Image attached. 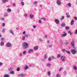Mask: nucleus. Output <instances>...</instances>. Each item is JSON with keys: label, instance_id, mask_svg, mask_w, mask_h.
<instances>
[{"label": "nucleus", "instance_id": "nucleus-10", "mask_svg": "<svg viewBox=\"0 0 77 77\" xmlns=\"http://www.w3.org/2000/svg\"><path fill=\"white\" fill-rule=\"evenodd\" d=\"M31 52H33V49H29L28 50V53H29V54H30L31 53Z\"/></svg>", "mask_w": 77, "mask_h": 77}, {"label": "nucleus", "instance_id": "nucleus-11", "mask_svg": "<svg viewBox=\"0 0 77 77\" xmlns=\"http://www.w3.org/2000/svg\"><path fill=\"white\" fill-rule=\"evenodd\" d=\"M61 57V55L60 54H58L57 55V58L58 59L59 58V57Z\"/></svg>", "mask_w": 77, "mask_h": 77}, {"label": "nucleus", "instance_id": "nucleus-30", "mask_svg": "<svg viewBox=\"0 0 77 77\" xmlns=\"http://www.w3.org/2000/svg\"><path fill=\"white\" fill-rule=\"evenodd\" d=\"M15 73V72L14 71H11L10 72V73L11 74H14Z\"/></svg>", "mask_w": 77, "mask_h": 77}, {"label": "nucleus", "instance_id": "nucleus-43", "mask_svg": "<svg viewBox=\"0 0 77 77\" xmlns=\"http://www.w3.org/2000/svg\"><path fill=\"white\" fill-rule=\"evenodd\" d=\"M26 51H24L23 52V54H26Z\"/></svg>", "mask_w": 77, "mask_h": 77}, {"label": "nucleus", "instance_id": "nucleus-60", "mask_svg": "<svg viewBox=\"0 0 77 77\" xmlns=\"http://www.w3.org/2000/svg\"><path fill=\"white\" fill-rule=\"evenodd\" d=\"M38 3V2H34V5H35V4H36V3Z\"/></svg>", "mask_w": 77, "mask_h": 77}, {"label": "nucleus", "instance_id": "nucleus-16", "mask_svg": "<svg viewBox=\"0 0 77 77\" xmlns=\"http://www.w3.org/2000/svg\"><path fill=\"white\" fill-rule=\"evenodd\" d=\"M74 20H72L71 21L70 24L71 25H73V24H74Z\"/></svg>", "mask_w": 77, "mask_h": 77}, {"label": "nucleus", "instance_id": "nucleus-49", "mask_svg": "<svg viewBox=\"0 0 77 77\" xmlns=\"http://www.w3.org/2000/svg\"><path fill=\"white\" fill-rule=\"evenodd\" d=\"M62 51H63V52H65V51L66 52V49H63L62 50Z\"/></svg>", "mask_w": 77, "mask_h": 77}, {"label": "nucleus", "instance_id": "nucleus-3", "mask_svg": "<svg viewBox=\"0 0 77 77\" xmlns=\"http://www.w3.org/2000/svg\"><path fill=\"white\" fill-rule=\"evenodd\" d=\"M6 46L7 47H11L12 46V44L10 42H8L6 43Z\"/></svg>", "mask_w": 77, "mask_h": 77}, {"label": "nucleus", "instance_id": "nucleus-13", "mask_svg": "<svg viewBox=\"0 0 77 77\" xmlns=\"http://www.w3.org/2000/svg\"><path fill=\"white\" fill-rule=\"evenodd\" d=\"M29 68V66H26L24 68V70H26V69H28Z\"/></svg>", "mask_w": 77, "mask_h": 77}, {"label": "nucleus", "instance_id": "nucleus-19", "mask_svg": "<svg viewBox=\"0 0 77 77\" xmlns=\"http://www.w3.org/2000/svg\"><path fill=\"white\" fill-rule=\"evenodd\" d=\"M0 45L1 46H3V45H4V42H2L0 43Z\"/></svg>", "mask_w": 77, "mask_h": 77}, {"label": "nucleus", "instance_id": "nucleus-32", "mask_svg": "<svg viewBox=\"0 0 77 77\" xmlns=\"http://www.w3.org/2000/svg\"><path fill=\"white\" fill-rule=\"evenodd\" d=\"M68 33H69L70 35H72V33L71 32V31H69Z\"/></svg>", "mask_w": 77, "mask_h": 77}, {"label": "nucleus", "instance_id": "nucleus-39", "mask_svg": "<svg viewBox=\"0 0 77 77\" xmlns=\"http://www.w3.org/2000/svg\"><path fill=\"white\" fill-rule=\"evenodd\" d=\"M29 35H25V37H26L27 38H29Z\"/></svg>", "mask_w": 77, "mask_h": 77}, {"label": "nucleus", "instance_id": "nucleus-55", "mask_svg": "<svg viewBox=\"0 0 77 77\" xmlns=\"http://www.w3.org/2000/svg\"><path fill=\"white\" fill-rule=\"evenodd\" d=\"M3 65V63L1 62H0V66H2V65Z\"/></svg>", "mask_w": 77, "mask_h": 77}, {"label": "nucleus", "instance_id": "nucleus-59", "mask_svg": "<svg viewBox=\"0 0 77 77\" xmlns=\"http://www.w3.org/2000/svg\"><path fill=\"white\" fill-rule=\"evenodd\" d=\"M74 19L75 20H77V17H75Z\"/></svg>", "mask_w": 77, "mask_h": 77}, {"label": "nucleus", "instance_id": "nucleus-4", "mask_svg": "<svg viewBox=\"0 0 77 77\" xmlns=\"http://www.w3.org/2000/svg\"><path fill=\"white\" fill-rule=\"evenodd\" d=\"M54 22L55 23L57 24H59V20L57 19H56L55 20H54Z\"/></svg>", "mask_w": 77, "mask_h": 77}, {"label": "nucleus", "instance_id": "nucleus-41", "mask_svg": "<svg viewBox=\"0 0 77 77\" xmlns=\"http://www.w3.org/2000/svg\"><path fill=\"white\" fill-rule=\"evenodd\" d=\"M7 13H5L4 14V16H5V17H6V16H7Z\"/></svg>", "mask_w": 77, "mask_h": 77}, {"label": "nucleus", "instance_id": "nucleus-33", "mask_svg": "<svg viewBox=\"0 0 77 77\" xmlns=\"http://www.w3.org/2000/svg\"><path fill=\"white\" fill-rule=\"evenodd\" d=\"M66 52L67 53H68L69 54H71V52H70L69 51H66Z\"/></svg>", "mask_w": 77, "mask_h": 77}, {"label": "nucleus", "instance_id": "nucleus-53", "mask_svg": "<svg viewBox=\"0 0 77 77\" xmlns=\"http://www.w3.org/2000/svg\"><path fill=\"white\" fill-rule=\"evenodd\" d=\"M5 26V23H2V26H3V27H4Z\"/></svg>", "mask_w": 77, "mask_h": 77}, {"label": "nucleus", "instance_id": "nucleus-47", "mask_svg": "<svg viewBox=\"0 0 77 77\" xmlns=\"http://www.w3.org/2000/svg\"><path fill=\"white\" fill-rule=\"evenodd\" d=\"M62 69H63V67H61V68H60V69H59V71H61V70Z\"/></svg>", "mask_w": 77, "mask_h": 77}, {"label": "nucleus", "instance_id": "nucleus-36", "mask_svg": "<svg viewBox=\"0 0 77 77\" xmlns=\"http://www.w3.org/2000/svg\"><path fill=\"white\" fill-rule=\"evenodd\" d=\"M50 60H51V57H49L48 59V61H50Z\"/></svg>", "mask_w": 77, "mask_h": 77}, {"label": "nucleus", "instance_id": "nucleus-61", "mask_svg": "<svg viewBox=\"0 0 77 77\" xmlns=\"http://www.w3.org/2000/svg\"><path fill=\"white\" fill-rule=\"evenodd\" d=\"M22 54H19V56H20L21 57L22 56Z\"/></svg>", "mask_w": 77, "mask_h": 77}, {"label": "nucleus", "instance_id": "nucleus-28", "mask_svg": "<svg viewBox=\"0 0 77 77\" xmlns=\"http://www.w3.org/2000/svg\"><path fill=\"white\" fill-rule=\"evenodd\" d=\"M21 4L22 5V6H24V3L23 1H22L21 2Z\"/></svg>", "mask_w": 77, "mask_h": 77}, {"label": "nucleus", "instance_id": "nucleus-51", "mask_svg": "<svg viewBox=\"0 0 77 77\" xmlns=\"http://www.w3.org/2000/svg\"><path fill=\"white\" fill-rule=\"evenodd\" d=\"M66 17H67V18H69V17H70V15H67L66 16Z\"/></svg>", "mask_w": 77, "mask_h": 77}, {"label": "nucleus", "instance_id": "nucleus-6", "mask_svg": "<svg viewBox=\"0 0 77 77\" xmlns=\"http://www.w3.org/2000/svg\"><path fill=\"white\" fill-rule=\"evenodd\" d=\"M19 77H23L24 76H25V74H20L18 75Z\"/></svg>", "mask_w": 77, "mask_h": 77}, {"label": "nucleus", "instance_id": "nucleus-34", "mask_svg": "<svg viewBox=\"0 0 77 77\" xmlns=\"http://www.w3.org/2000/svg\"><path fill=\"white\" fill-rule=\"evenodd\" d=\"M41 20H44V21H45V20H46V19L45 18L42 17L41 18Z\"/></svg>", "mask_w": 77, "mask_h": 77}, {"label": "nucleus", "instance_id": "nucleus-21", "mask_svg": "<svg viewBox=\"0 0 77 77\" xmlns=\"http://www.w3.org/2000/svg\"><path fill=\"white\" fill-rule=\"evenodd\" d=\"M73 69L74 70H77V67L75 66H73Z\"/></svg>", "mask_w": 77, "mask_h": 77}, {"label": "nucleus", "instance_id": "nucleus-52", "mask_svg": "<svg viewBox=\"0 0 77 77\" xmlns=\"http://www.w3.org/2000/svg\"><path fill=\"white\" fill-rule=\"evenodd\" d=\"M50 48H52V45H50L49 46Z\"/></svg>", "mask_w": 77, "mask_h": 77}, {"label": "nucleus", "instance_id": "nucleus-1", "mask_svg": "<svg viewBox=\"0 0 77 77\" xmlns=\"http://www.w3.org/2000/svg\"><path fill=\"white\" fill-rule=\"evenodd\" d=\"M73 48L74 49H71V52L72 54H76V53H77V51L75 47Z\"/></svg>", "mask_w": 77, "mask_h": 77}, {"label": "nucleus", "instance_id": "nucleus-45", "mask_svg": "<svg viewBox=\"0 0 77 77\" xmlns=\"http://www.w3.org/2000/svg\"><path fill=\"white\" fill-rule=\"evenodd\" d=\"M64 18V17L63 16H62L61 17V18H60L61 20H63V19Z\"/></svg>", "mask_w": 77, "mask_h": 77}, {"label": "nucleus", "instance_id": "nucleus-12", "mask_svg": "<svg viewBox=\"0 0 77 77\" xmlns=\"http://www.w3.org/2000/svg\"><path fill=\"white\" fill-rule=\"evenodd\" d=\"M13 69V68H12V67H11L9 68L8 70L9 71H10L11 72V71H12Z\"/></svg>", "mask_w": 77, "mask_h": 77}, {"label": "nucleus", "instance_id": "nucleus-54", "mask_svg": "<svg viewBox=\"0 0 77 77\" xmlns=\"http://www.w3.org/2000/svg\"><path fill=\"white\" fill-rule=\"evenodd\" d=\"M60 43H61V44H62L63 42H62V40H60Z\"/></svg>", "mask_w": 77, "mask_h": 77}, {"label": "nucleus", "instance_id": "nucleus-40", "mask_svg": "<svg viewBox=\"0 0 77 77\" xmlns=\"http://www.w3.org/2000/svg\"><path fill=\"white\" fill-rule=\"evenodd\" d=\"M22 40H23V41H24V40H25V37H22Z\"/></svg>", "mask_w": 77, "mask_h": 77}, {"label": "nucleus", "instance_id": "nucleus-7", "mask_svg": "<svg viewBox=\"0 0 77 77\" xmlns=\"http://www.w3.org/2000/svg\"><path fill=\"white\" fill-rule=\"evenodd\" d=\"M67 35V34L66 33H65L64 34H63L61 35V37H65V36H66Z\"/></svg>", "mask_w": 77, "mask_h": 77}, {"label": "nucleus", "instance_id": "nucleus-23", "mask_svg": "<svg viewBox=\"0 0 77 77\" xmlns=\"http://www.w3.org/2000/svg\"><path fill=\"white\" fill-rule=\"evenodd\" d=\"M66 74H67V72L66 71H64L63 72V74L64 75H66Z\"/></svg>", "mask_w": 77, "mask_h": 77}, {"label": "nucleus", "instance_id": "nucleus-42", "mask_svg": "<svg viewBox=\"0 0 77 77\" xmlns=\"http://www.w3.org/2000/svg\"><path fill=\"white\" fill-rule=\"evenodd\" d=\"M56 76L57 77H60V74H57Z\"/></svg>", "mask_w": 77, "mask_h": 77}, {"label": "nucleus", "instance_id": "nucleus-38", "mask_svg": "<svg viewBox=\"0 0 77 77\" xmlns=\"http://www.w3.org/2000/svg\"><path fill=\"white\" fill-rule=\"evenodd\" d=\"M51 74V73H50V72L48 71V75H50Z\"/></svg>", "mask_w": 77, "mask_h": 77}, {"label": "nucleus", "instance_id": "nucleus-64", "mask_svg": "<svg viewBox=\"0 0 77 77\" xmlns=\"http://www.w3.org/2000/svg\"><path fill=\"white\" fill-rule=\"evenodd\" d=\"M66 45H67V44H68V42H66L65 43Z\"/></svg>", "mask_w": 77, "mask_h": 77}, {"label": "nucleus", "instance_id": "nucleus-44", "mask_svg": "<svg viewBox=\"0 0 77 77\" xmlns=\"http://www.w3.org/2000/svg\"><path fill=\"white\" fill-rule=\"evenodd\" d=\"M39 41H40V42H43V40H42V38H40L39 39Z\"/></svg>", "mask_w": 77, "mask_h": 77}, {"label": "nucleus", "instance_id": "nucleus-9", "mask_svg": "<svg viewBox=\"0 0 77 77\" xmlns=\"http://www.w3.org/2000/svg\"><path fill=\"white\" fill-rule=\"evenodd\" d=\"M74 41H72L71 42V45L72 46V47H73V48L75 47V46H74Z\"/></svg>", "mask_w": 77, "mask_h": 77}, {"label": "nucleus", "instance_id": "nucleus-5", "mask_svg": "<svg viewBox=\"0 0 77 77\" xmlns=\"http://www.w3.org/2000/svg\"><path fill=\"white\" fill-rule=\"evenodd\" d=\"M57 5L60 6L61 5V2L59 0H57Z\"/></svg>", "mask_w": 77, "mask_h": 77}, {"label": "nucleus", "instance_id": "nucleus-62", "mask_svg": "<svg viewBox=\"0 0 77 77\" xmlns=\"http://www.w3.org/2000/svg\"><path fill=\"white\" fill-rule=\"evenodd\" d=\"M1 20H5V18H2L1 19Z\"/></svg>", "mask_w": 77, "mask_h": 77}, {"label": "nucleus", "instance_id": "nucleus-57", "mask_svg": "<svg viewBox=\"0 0 77 77\" xmlns=\"http://www.w3.org/2000/svg\"><path fill=\"white\" fill-rule=\"evenodd\" d=\"M23 35H25V34H26V31H24V32H23Z\"/></svg>", "mask_w": 77, "mask_h": 77}, {"label": "nucleus", "instance_id": "nucleus-17", "mask_svg": "<svg viewBox=\"0 0 77 77\" xmlns=\"http://www.w3.org/2000/svg\"><path fill=\"white\" fill-rule=\"evenodd\" d=\"M2 2L5 3V2H8V0H2Z\"/></svg>", "mask_w": 77, "mask_h": 77}, {"label": "nucleus", "instance_id": "nucleus-24", "mask_svg": "<svg viewBox=\"0 0 77 77\" xmlns=\"http://www.w3.org/2000/svg\"><path fill=\"white\" fill-rule=\"evenodd\" d=\"M47 65L48 66H49V67H50L51 66V64L50 63H47Z\"/></svg>", "mask_w": 77, "mask_h": 77}, {"label": "nucleus", "instance_id": "nucleus-58", "mask_svg": "<svg viewBox=\"0 0 77 77\" xmlns=\"http://www.w3.org/2000/svg\"><path fill=\"white\" fill-rule=\"evenodd\" d=\"M33 27L34 28H36V26L35 25H34L33 26Z\"/></svg>", "mask_w": 77, "mask_h": 77}, {"label": "nucleus", "instance_id": "nucleus-14", "mask_svg": "<svg viewBox=\"0 0 77 77\" xmlns=\"http://www.w3.org/2000/svg\"><path fill=\"white\" fill-rule=\"evenodd\" d=\"M69 6V7H70V6H71V3H69L68 4H66V7H68V6Z\"/></svg>", "mask_w": 77, "mask_h": 77}, {"label": "nucleus", "instance_id": "nucleus-18", "mask_svg": "<svg viewBox=\"0 0 77 77\" xmlns=\"http://www.w3.org/2000/svg\"><path fill=\"white\" fill-rule=\"evenodd\" d=\"M65 26H66V25L65 24V23H62L61 24V26H62V27H65Z\"/></svg>", "mask_w": 77, "mask_h": 77}, {"label": "nucleus", "instance_id": "nucleus-56", "mask_svg": "<svg viewBox=\"0 0 77 77\" xmlns=\"http://www.w3.org/2000/svg\"><path fill=\"white\" fill-rule=\"evenodd\" d=\"M52 58L53 59H55V57H54V56H52Z\"/></svg>", "mask_w": 77, "mask_h": 77}, {"label": "nucleus", "instance_id": "nucleus-48", "mask_svg": "<svg viewBox=\"0 0 77 77\" xmlns=\"http://www.w3.org/2000/svg\"><path fill=\"white\" fill-rule=\"evenodd\" d=\"M4 39V38H2L1 39V41H3V40Z\"/></svg>", "mask_w": 77, "mask_h": 77}, {"label": "nucleus", "instance_id": "nucleus-20", "mask_svg": "<svg viewBox=\"0 0 77 77\" xmlns=\"http://www.w3.org/2000/svg\"><path fill=\"white\" fill-rule=\"evenodd\" d=\"M4 77H9V75L8 74H5L4 75Z\"/></svg>", "mask_w": 77, "mask_h": 77}, {"label": "nucleus", "instance_id": "nucleus-50", "mask_svg": "<svg viewBox=\"0 0 77 77\" xmlns=\"http://www.w3.org/2000/svg\"><path fill=\"white\" fill-rule=\"evenodd\" d=\"M24 16L25 17H27V14H25L24 15Z\"/></svg>", "mask_w": 77, "mask_h": 77}, {"label": "nucleus", "instance_id": "nucleus-2", "mask_svg": "<svg viewBox=\"0 0 77 77\" xmlns=\"http://www.w3.org/2000/svg\"><path fill=\"white\" fill-rule=\"evenodd\" d=\"M28 47L29 44H28L27 43L25 42L23 43V49H26V48H28Z\"/></svg>", "mask_w": 77, "mask_h": 77}, {"label": "nucleus", "instance_id": "nucleus-27", "mask_svg": "<svg viewBox=\"0 0 77 77\" xmlns=\"http://www.w3.org/2000/svg\"><path fill=\"white\" fill-rule=\"evenodd\" d=\"M63 58H66V57L63 55L62 56H61L60 59H63Z\"/></svg>", "mask_w": 77, "mask_h": 77}, {"label": "nucleus", "instance_id": "nucleus-25", "mask_svg": "<svg viewBox=\"0 0 77 77\" xmlns=\"http://www.w3.org/2000/svg\"><path fill=\"white\" fill-rule=\"evenodd\" d=\"M7 11L8 12H11V9L10 8L8 9Z\"/></svg>", "mask_w": 77, "mask_h": 77}, {"label": "nucleus", "instance_id": "nucleus-37", "mask_svg": "<svg viewBox=\"0 0 77 77\" xmlns=\"http://www.w3.org/2000/svg\"><path fill=\"white\" fill-rule=\"evenodd\" d=\"M65 58H63V59H62L61 60L62 61V62H65Z\"/></svg>", "mask_w": 77, "mask_h": 77}, {"label": "nucleus", "instance_id": "nucleus-26", "mask_svg": "<svg viewBox=\"0 0 77 77\" xmlns=\"http://www.w3.org/2000/svg\"><path fill=\"white\" fill-rule=\"evenodd\" d=\"M44 58L45 59H47V54H45L44 56Z\"/></svg>", "mask_w": 77, "mask_h": 77}, {"label": "nucleus", "instance_id": "nucleus-8", "mask_svg": "<svg viewBox=\"0 0 77 77\" xmlns=\"http://www.w3.org/2000/svg\"><path fill=\"white\" fill-rule=\"evenodd\" d=\"M29 16L31 19H32V18H34V16L32 14H30Z\"/></svg>", "mask_w": 77, "mask_h": 77}, {"label": "nucleus", "instance_id": "nucleus-15", "mask_svg": "<svg viewBox=\"0 0 77 77\" xmlns=\"http://www.w3.org/2000/svg\"><path fill=\"white\" fill-rule=\"evenodd\" d=\"M34 49L35 50H37L38 49V46H35L34 47Z\"/></svg>", "mask_w": 77, "mask_h": 77}, {"label": "nucleus", "instance_id": "nucleus-46", "mask_svg": "<svg viewBox=\"0 0 77 77\" xmlns=\"http://www.w3.org/2000/svg\"><path fill=\"white\" fill-rule=\"evenodd\" d=\"M38 23H42V21L41 20H39Z\"/></svg>", "mask_w": 77, "mask_h": 77}, {"label": "nucleus", "instance_id": "nucleus-31", "mask_svg": "<svg viewBox=\"0 0 77 77\" xmlns=\"http://www.w3.org/2000/svg\"><path fill=\"white\" fill-rule=\"evenodd\" d=\"M5 30H6V29H5L3 28V29H2V31L3 32H5Z\"/></svg>", "mask_w": 77, "mask_h": 77}, {"label": "nucleus", "instance_id": "nucleus-22", "mask_svg": "<svg viewBox=\"0 0 77 77\" xmlns=\"http://www.w3.org/2000/svg\"><path fill=\"white\" fill-rule=\"evenodd\" d=\"M10 33L12 35H14V32H13V31H12V30H10Z\"/></svg>", "mask_w": 77, "mask_h": 77}, {"label": "nucleus", "instance_id": "nucleus-35", "mask_svg": "<svg viewBox=\"0 0 77 77\" xmlns=\"http://www.w3.org/2000/svg\"><path fill=\"white\" fill-rule=\"evenodd\" d=\"M17 71H20V68L19 67H18L17 68Z\"/></svg>", "mask_w": 77, "mask_h": 77}, {"label": "nucleus", "instance_id": "nucleus-63", "mask_svg": "<svg viewBox=\"0 0 77 77\" xmlns=\"http://www.w3.org/2000/svg\"><path fill=\"white\" fill-rule=\"evenodd\" d=\"M13 6H15V3L13 4Z\"/></svg>", "mask_w": 77, "mask_h": 77}, {"label": "nucleus", "instance_id": "nucleus-29", "mask_svg": "<svg viewBox=\"0 0 77 77\" xmlns=\"http://www.w3.org/2000/svg\"><path fill=\"white\" fill-rule=\"evenodd\" d=\"M65 29H66V30H69V27L68 26H66L65 27Z\"/></svg>", "mask_w": 77, "mask_h": 77}]
</instances>
